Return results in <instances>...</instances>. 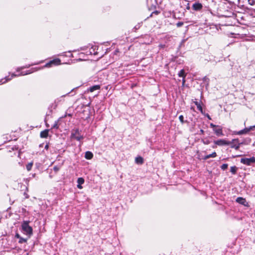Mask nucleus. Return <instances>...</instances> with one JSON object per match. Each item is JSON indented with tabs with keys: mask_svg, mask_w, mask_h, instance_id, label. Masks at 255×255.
<instances>
[{
	"mask_svg": "<svg viewBox=\"0 0 255 255\" xmlns=\"http://www.w3.org/2000/svg\"><path fill=\"white\" fill-rule=\"evenodd\" d=\"M72 136L78 141H80L83 138V136H76L75 134H72Z\"/></svg>",
	"mask_w": 255,
	"mask_h": 255,
	"instance_id": "nucleus-19",
	"label": "nucleus"
},
{
	"mask_svg": "<svg viewBox=\"0 0 255 255\" xmlns=\"http://www.w3.org/2000/svg\"><path fill=\"white\" fill-rule=\"evenodd\" d=\"M100 89V85H95V86L90 87V88L88 90L91 92H93L94 91L99 90Z\"/></svg>",
	"mask_w": 255,
	"mask_h": 255,
	"instance_id": "nucleus-16",
	"label": "nucleus"
},
{
	"mask_svg": "<svg viewBox=\"0 0 255 255\" xmlns=\"http://www.w3.org/2000/svg\"><path fill=\"white\" fill-rule=\"evenodd\" d=\"M217 154L216 152H213L212 153L207 155L202 158L199 157V159H203L204 160H206L209 158H214L216 157Z\"/></svg>",
	"mask_w": 255,
	"mask_h": 255,
	"instance_id": "nucleus-11",
	"label": "nucleus"
},
{
	"mask_svg": "<svg viewBox=\"0 0 255 255\" xmlns=\"http://www.w3.org/2000/svg\"><path fill=\"white\" fill-rule=\"evenodd\" d=\"M192 7L195 10H200L202 8L203 5L199 2H196L193 4Z\"/></svg>",
	"mask_w": 255,
	"mask_h": 255,
	"instance_id": "nucleus-9",
	"label": "nucleus"
},
{
	"mask_svg": "<svg viewBox=\"0 0 255 255\" xmlns=\"http://www.w3.org/2000/svg\"><path fill=\"white\" fill-rule=\"evenodd\" d=\"M59 128V126H58V121H56L54 123V124L52 126V128Z\"/></svg>",
	"mask_w": 255,
	"mask_h": 255,
	"instance_id": "nucleus-23",
	"label": "nucleus"
},
{
	"mask_svg": "<svg viewBox=\"0 0 255 255\" xmlns=\"http://www.w3.org/2000/svg\"><path fill=\"white\" fill-rule=\"evenodd\" d=\"M26 241V240L21 237H20L19 238V243H24Z\"/></svg>",
	"mask_w": 255,
	"mask_h": 255,
	"instance_id": "nucleus-26",
	"label": "nucleus"
},
{
	"mask_svg": "<svg viewBox=\"0 0 255 255\" xmlns=\"http://www.w3.org/2000/svg\"><path fill=\"white\" fill-rule=\"evenodd\" d=\"M203 80L205 82H206L207 83V84H208V82H209V79L208 78H207L206 77H205L204 78H203Z\"/></svg>",
	"mask_w": 255,
	"mask_h": 255,
	"instance_id": "nucleus-30",
	"label": "nucleus"
},
{
	"mask_svg": "<svg viewBox=\"0 0 255 255\" xmlns=\"http://www.w3.org/2000/svg\"><path fill=\"white\" fill-rule=\"evenodd\" d=\"M254 128H255V125L253 126H251L249 128H246L244 129L241 130L240 131H236L234 132V133L238 135L246 134L248 133L250 130H253Z\"/></svg>",
	"mask_w": 255,
	"mask_h": 255,
	"instance_id": "nucleus-4",
	"label": "nucleus"
},
{
	"mask_svg": "<svg viewBox=\"0 0 255 255\" xmlns=\"http://www.w3.org/2000/svg\"><path fill=\"white\" fill-rule=\"evenodd\" d=\"M200 132L201 133H204V130L203 129H200Z\"/></svg>",
	"mask_w": 255,
	"mask_h": 255,
	"instance_id": "nucleus-36",
	"label": "nucleus"
},
{
	"mask_svg": "<svg viewBox=\"0 0 255 255\" xmlns=\"http://www.w3.org/2000/svg\"><path fill=\"white\" fill-rule=\"evenodd\" d=\"M249 4H251V5H254V1L253 0H252V1H249Z\"/></svg>",
	"mask_w": 255,
	"mask_h": 255,
	"instance_id": "nucleus-32",
	"label": "nucleus"
},
{
	"mask_svg": "<svg viewBox=\"0 0 255 255\" xmlns=\"http://www.w3.org/2000/svg\"><path fill=\"white\" fill-rule=\"evenodd\" d=\"M207 118H208L209 120H211V118H210V116H209L208 114H207Z\"/></svg>",
	"mask_w": 255,
	"mask_h": 255,
	"instance_id": "nucleus-35",
	"label": "nucleus"
},
{
	"mask_svg": "<svg viewBox=\"0 0 255 255\" xmlns=\"http://www.w3.org/2000/svg\"><path fill=\"white\" fill-rule=\"evenodd\" d=\"M183 23L182 22H179L177 23V27H180L182 25H183Z\"/></svg>",
	"mask_w": 255,
	"mask_h": 255,
	"instance_id": "nucleus-29",
	"label": "nucleus"
},
{
	"mask_svg": "<svg viewBox=\"0 0 255 255\" xmlns=\"http://www.w3.org/2000/svg\"><path fill=\"white\" fill-rule=\"evenodd\" d=\"M93 157V154L91 151H86L85 154V157L87 159H91Z\"/></svg>",
	"mask_w": 255,
	"mask_h": 255,
	"instance_id": "nucleus-14",
	"label": "nucleus"
},
{
	"mask_svg": "<svg viewBox=\"0 0 255 255\" xmlns=\"http://www.w3.org/2000/svg\"><path fill=\"white\" fill-rule=\"evenodd\" d=\"M178 76L179 77L183 78L182 83H183V84H184L185 82V72H184V70L182 69L180 71V72L178 73Z\"/></svg>",
	"mask_w": 255,
	"mask_h": 255,
	"instance_id": "nucleus-15",
	"label": "nucleus"
},
{
	"mask_svg": "<svg viewBox=\"0 0 255 255\" xmlns=\"http://www.w3.org/2000/svg\"><path fill=\"white\" fill-rule=\"evenodd\" d=\"M203 143H204V144H209V141H208V140H207V141H204V140H203Z\"/></svg>",
	"mask_w": 255,
	"mask_h": 255,
	"instance_id": "nucleus-31",
	"label": "nucleus"
},
{
	"mask_svg": "<svg viewBox=\"0 0 255 255\" xmlns=\"http://www.w3.org/2000/svg\"><path fill=\"white\" fill-rule=\"evenodd\" d=\"M15 237L17 238H18V239H19L20 238V236H19V235L18 234H16L15 235Z\"/></svg>",
	"mask_w": 255,
	"mask_h": 255,
	"instance_id": "nucleus-33",
	"label": "nucleus"
},
{
	"mask_svg": "<svg viewBox=\"0 0 255 255\" xmlns=\"http://www.w3.org/2000/svg\"><path fill=\"white\" fill-rule=\"evenodd\" d=\"M230 144H231V148L238 150L240 148L241 143H239V139L238 138H236L233 139L231 141H230Z\"/></svg>",
	"mask_w": 255,
	"mask_h": 255,
	"instance_id": "nucleus-6",
	"label": "nucleus"
},
{
	"mask_svg": "<svg viewBox=\"0 0 255 255\" xmlns=\"http://www.w3.org/2000/svg\"><path fill=\"white\" fill-rule=\"evenodd\" d=\"M135 161L137 164H142L143 162V159L141 156H138L135 158Z\"/></svg>",
	"mask_w": 255,
	"mask_h": 255,
	"instance_id": "nucleus-17",
	"label": "nucleus"
},
{
	"mask_svg": "<svg viewBox=\"0 0 255 255\" xmlns=\"http://www.w3.org/2000/svg\"><path fill=\"white\" fill-rule=\"evenodd\" d=\"M210 126L214 128H215L216 127H218V126L214 125L213 123H211Z\"/></svg>",
	"mask_w": 255,
	"mask_h": 255,
	"instance_id": "nucleus-27",
	"label": "nucleus"
},
{
	"mask_svg": "<svg viewBox=\"0 0 255 255\" xmlns=\"http://www.w3.org/2000/svg\"><path fill=\"white\" fill-rule=\"evenodd\" d=\"M194 104L196 105L198 110L199 111H200L201 113L203 114V109H202V106H201V104L199 102H198L197 101H195L194 102Z\"/></svg>",
	"mask_w": 255,
	"mask_h": 255,
	"instance_id": "nucleus-18",
	"label": "nucleus"
},
{
	"mask_svg": "<svg viewBox=\"0 0 255 255\" xmlns=\"http://www.w3.org/2000/svg\"><path fill=\"white\" fill-rule=\"evenodd\" d=\"M214 143L219 146L227 145L230 144V141H227L225 139H220L214 141Z\"/></svg>",
	"mask_w": 255,
	"mask_h": 255,
	"instance_id": "nucleus-7",
	"label": "nucleus"
},
{
	"mask_svg": "<svg viewBox=\"0 0 255 255\" xmlns=\"http://www.w3.org/2000/svg\"><path fill=\"white\" fill-rule=\"evenodd\" d=\"M48 147H49V145L48 144H46L45 146V149H48Z\"/></svg>",
	"mask_w": 255,
	"mask_h": 255,
	"instance_id": "nucleus-34",
	"label": "nucleus"
},
{
	"mask_svg": "<svg viewBox=\"0 0 255 255\" xmlns=\"http://www.w3.org/2000/svg\"><path fill=\"white\" fill-rule=\"evenodd\" d=\"M214 132L218 136H223L224 134L223 133L222 128L218 126V127H216L213 129Z\"/></svg>",
	"mask_w": 255,
	"mask_h": 255,
	"instance_id": "nucleus-8",
	"label": "nucleus"
},
{
	"mask_svg": "<svg viewBox=\"0 0 255 255\" xmlns=\"http://www.w3.org/2000/svg\"><path fill=\"white\" fill-rule=\"evenodd\" d=\"M33 72V71H32L31 70H29L26 71V72H20L18 74L12 73L11 74L10 77H9V76H6L5 78L0 79V85L7 82L8 81H10L14 77H18V76H20L26 75L32 73Z\"/></svg>",
	"mask_w": 255,
	"mask_h": 255,
	"instance_id": "nucleus-1",
	"label": "nucleus"
},
{
	"mask_svg": "<svg viewBox=\"0 0 255 255\" xmlns=\"http://www.w3.org/2000/svg\"><path fill=\"white\" fill-rule=\"evenodd\" d=\"M228 166V165L227 164H223L221 167L222 170H225L227 169Z\"/></svg>",
	"mask_w": 255,
	"mask_h": 255,
	"instance_id": "nucleus-22",
	"label": "nucleus"
},
{
	"mask_svg": "<svg viewBox=\"0 0 255 255\" xmlns=\"http://www.w3.org/2000/svg\"><path fill=\"white\" fill-rule=\"evenodd\" d=\"M77 183H78L77 188L80 189H82L83 187L81 185L84 183V178H83L82 177L78 178L77 179Z\"/></svg>",
	"mask_w": 255,
	"mask_h": 255,
	"instance_id": "nucleus-12",
	"label": "nucleus"
},
{
	"mask_svg": "<svg viewBox=\"0 0 255 255\" xmlns=\"http://www.w3.org/2000/svg\"><path fill=\"white\" fill-rule=\"evenodd\" d=\"M61 64V60L59 58H56L47 63L43 67H51L52 66H57Z\"/></svg>",
	"mask_w": 255,
	"mask_h": 255,
	"instance_id": "nucleus-3",
	"label": "nucleus"
},
{
	"mask_svg": "<svg viewBox=\"0 0 255 255\" xmlns=\"http://www.w3.org/2000/svg\"><path fill=\"white\" fill-rule=\"evenodd\" d=\"M30 66V65L28 66H25V67H19V68H18L17 69H16V72H19L21 70L24 69V68H28Z\"/></svg>",
	"mask_w": 255,
	"mask_h": 255,
	"instance_id": "nucleus-24",
	"label": "nucleus"
},
{
	"mask_svg": "<svg viewBox=\"0 0 255 255\" xmlns=\"http://www.w3.org/2000/svg\"><path fill=\"white\" fill-rule=\"evenodd\" d=\"M22 230L27 235H31L32 234V228L29 226L28 221H23L21 225Z\"/></svg>",
	"mask_w": 255,
	"mask_h": 255,
	"instance_id": "nucleus-2",
	"label": "nucleus"
},
{
	"mask_svg": "<svg viewBox=\"0 0 255 255\" xmlns=\"http://www.w3.org/2000/svg\"><path fill=\"white\" fill-rule=\"evenodd\" d=\"M49 130L45 129L40 132V137L42 138H46L48 135Z\"/></svg>",
	"mask_w": 255,
	"mask_h": 255,
	"instance_id": "nucleus-13",
	"label": "nucleus"
},
{
	"mask_svg": "<svg viewBox=\"0 0 255 255\" xmlns=\"http://www.w3.org/2000/svg\"><path fill=\"white\" fill-rule=\"evenodd\" d=\"M237 169V168L235 166H232L231 167L230 171L232 172V173L234 174L236 173Z\"/></svg>",
	"mask_w": 255,
	"mask_h": 255,
	"instance_id": "nucleus-20",
	"label": "nucleus"
},
{
	"mask_svg": "<svg viewBox=\"0 0 255 255\" xmlns=\"http://www.w3.org/2000/svg\"><path fill=\"white\" fill-rule=\"evenodd\" d=\"M251 1V0H249V1Z\"/></svg>",
	"mask_w": 255,
	"mask_h": 255,
	"instance_id": "nucleus-37",
	"label": "nucleus"
},
{
	"mask_svg": "<svg viewBox=\"0 0 255 255\" xmlns=\"http://www.w3.org/2000/svg\"><path fill=\"white\" fill-rule=\"evenodd\" d=\"M241 162L247 165H250L252 163H255V157H253L250 158H242L241 159Z\"/></svg>",
	"mask_w": 255,
	"mask_h": 255,
	"instance_id": "nucleus-5",
	"label": "nucleus"
},
{
	"mask_svg": "<svg viewBox=\"0 0 255 255\" xmlns=\"http://www.w3.org/2000/svg\"><path fill=\"white\" fill-rule=\"evenodd\" d=\"M236 202L244 206H247L248 204L246 199L242 197H238L236 199Z\"/></svg>",
	"mask_w": 255,
	"mask_h": 255,
	"instance_id": "nucleus-10",
	"label": "nucleus"
},
{
	"mask_svg": "<svg viewBox=\"0 0 255 255\" xmlns=\"http://www.w3.org/2000/svg\"><path fill=\"white\" fill-rule=\"evenodd\" d=\"M179 119L181 123L183 124L184 123V121L183 120L184 117L182 115H180L179 117Z\"/></svg>",
	"mask_w": 255,
	"mask_h": 255,
	"instance_id": "nucleus-25",
	"label": "nucleus"
},
{
	"mask_svg": "<svg viewBox=\"0 0 255 255\" xmlns=\"http://www.w3.org/2000/svg\"><path fill=\"white\" fill-rule=\"evenodd\" d=\"M59 169H60V167H58V166H54V167H53V169H54V170L55 171H56V172L58 171L59 170Z\"/></svg>",
	"mask_w": 255,
	"mask_h": 255,
	"instance_id": "nucleus-28",
	"label": "nucleus"
},
{
	"mask_svg": "<svg viewBox=\"0 0 255 255\" xmlns=\"http://www.w3.org/2000/svg\"><path fill=\"white\" fill-rule=\"evenodd\" d=\"M33 163L32 162L29 163L26 165V169L28 171H30L32 167Z\"/></svg>",
	"mask_w": 255,
	"mask_h": 255,
	"instance_id": "nucleus-21",
	"label": "nucleus"
}]
</instances>
